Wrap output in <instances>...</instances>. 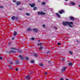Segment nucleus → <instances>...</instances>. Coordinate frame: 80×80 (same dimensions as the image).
Instances as JSON below:
<instances>
[{"label":"nucleus","instance_id":"nucleus-1","mask_svg":"<svg viewBox=\"0 0 80 80\" xmlns=\"http://www.w3.org/2000/svg\"><path fill=\"white\" fill-rule=\"evenodd\" d=\"M62 24L63 25H64V26L69 25V27L71 28H72V27H73V26L71 25H73V22H62Z\"/></svg>","mask_w":80,"mask_h":80},{"label":"nucleus","instance_id":"nucleus-2","mask_svg":"<svg viewBox=\"0 0 80 80\" xmlns=\"http://www.w3.org/2000/svg\"><path fill=\"white\" fill-rule=\"evenodd\" d=\"M10 49L11 50L10 51V53H16L17 52V51H15L16 49L15 48H11Z\"/></svg>","mask_w":80,"mask_h":80},{"label":"nucleus","instance_id":"nucleus-3","mask_svg":"<svg viewBox=\"0 0 80 80\" xmlns=\"http://www.w3.org/2000/svg\"><path fill=\"white\" fill-rule=\"evenodd\" d=\"M24 78V79H27V80H29V79L30 78V76H27L26 77Z\"/></svg>","mask_w":80,"mask_h":80},{"label":"nucleus","instance_id":"nucleus-4","mask_svg":"<svg viewBox=\"0 0 80 80\" xmlns=\"http://www.w3.org/2000/svg\"><path fill=\"white\" fill-rule=\"evenodd\" d=\"M29 5L31 6V7H35L36 5V4H35L33 3V4H29Z\"/></svg>","mask_w":80,"mask_h":80},{"label":"nucleus","instance_id":"nucleus-5","mask_svg":"<svg viewBox=\"0 0 80 80\" xmlns=\"http://www.w3.org/2000/svg\"><path fill=\"white\" fill-rule=\"evenodd\" d=\"M59 13L60 14H62V13H65V12H64V10H61L59 12Z\"/></svg>","mask_w":80,"mask_h":80},{"label":"nucleus","instance_id":"nucleus-6","mask_svg":"<svg viewBox=\"0 0 80 80\" xmlns=\"http://www.w3.org/2000/svg\"><path fill=\"white\" fill-rule=\"evenodd\" d=\"M18 18V17H15V16H13L12 17L11 19L12 20H15V19H17V18Z\"/></svg>","mask_w":80,"mask_h":80},{"label":"nucleus","instance_id":"nucleus-7","mask_svg":"<svg viewBox=\"0 0 80 80\" xmlns=\"http://www.w3.org/2000/svg\"><path fill=\"white\" fill-rule=\"evenodd\" d=\"M70 3L71 5H72V6H74L75 5V2L72 1H71L70 2Z\"/></svg>","mask_w":80,"mask_h":80},{"label":"nucleus","instance_id":"nucleus-8","mask_svg":"<svg viewBox=\"0 0 80 80\" xmlns=\"http://www.w3.org/2000/svg\"><path fill=\"white\" fill-rule=\"evenodd\" d=\"M19 57L21 59V60H23V59H24V58L21 55H19Z\"/></svg>","mask_w":80,"mask_h":80},{"label":"nucleus","instance_id":"nucleus-9","mask_svg":"<svg viewBox=\"0 0 80 80\" xmlns=\"http://www.w3.org/2000/svg\"><path fill=\"white\" fill-rule=\"evenodd\" d=\"M66 70V67H64L63 68H62V72H64Z\"/></svg>","mask_w":80,"mask_h":80},{"label":"nucleus","instance_id":"nucleus-10","mask_svg":"<svg viewBox=\"0 0 80 80\" xmlns=\"http://www.w3.org/2000/svg\"><path fill=\"white\" fill-rule=\"evenodd\" d=\"M33 31L34 32H38V30L37 29L34 28L33 29Z\"/></svg>","mask_w":80,"mask_h":80},{"label":"nucleus","instance_id":"nucleus-11","mask_svg":"<svg viewBox=\"0 0 80 80\" xmlns=\"http://www.w3.org/2000/svg\"><path fill=\"white\" fill-rule=\"evenodd\" d=\"M21 4V2H18L16 3V5H20V4Z\"/></svg>","mask_w":80,"mask_h":80},{"label":"nucleus","instance_id":"nucleus-12","mask_svg":"<svg viewBox=\"0 0 80 80\" xmlns=\"http://www.w3.org/2000/svg\"><path fill=\"white\" fill-rule=\"evenodd\" d=\"M68 65L69 66H70L71 67H72V65H73V63L72 62H70L68 63Z\"/></svg>","mask_w":80,"mask_h":80},{"label":"nucleus","instance_id":"nucleus-13","mask_svg":"<svg viewBox=\"0 0 80 80\" xmlns=\"http://www.w3.org/2000/svg\"><path fill=\"white\" fill-rule=\"evenodd\" d=\"M70 20H74V18L73 17H70Z\"/></svg>","mask_w":80,"mask_h":80},{"label":"nucleus","instance_id":"nucleus-14","mask_svg":"<svg viewBox=\"0 0 80 80\" xmlns=\"http://www.w3.org/2000/svg\"><path fill=\"white\" fill-rule=\"evenodd\" d=\"M17 32L16 31L14 32V34H13L14 36H16V35H17Z\"/></svg>","mask_w":80,"mask_h":80},{"label":"nucleus","instance_id":"nucleus-15","mask_svg":"<svg viewBox=\"0 0 80 80\" xmlns=\"http://www.w3.org/2000/svg\"><path fill=\"white\" fill-rule=\"evenodd\" d=\"M56 15H57L58 17V18L60 17V15L58 13H56Z\"/></svg>","mask_w":80,"mask_h":80},{"label":"nucleus","instance_id":"nucleus-16","mask_svg":"<svg viewBox=\"0 0 80 80\" xmlns=\"http://www.w3.org/2000/svg\"><path fill=\"white\" fill-rule=\"evenodd\" d=\"M38 15H42V11L40 12H38Z\"/></svg>","mask_w":80,"mask_h":80},{"label":"nucleus","instance_id":"nucleus-17","mask_svg":"<svg viewBox=\"0 0 80 80\" xmlns=\"http://www.w3.org/2000/svg\"><path fill=\"white\" fill-rule=\"evenodd\" d=\"M33 54L35 57H37V56H38V55H37V53H34Z\"/></svg>","mask_w":80,"mask_h":80},{"label":"nucleus","instance_id":"nucleus-18","mask_svg":"<svg viewBox=\"0 0 80 80\" xmlns=\"http://www.w3.org/2000/svg\"><path fill=\"white\" fill-rule=\"evenodd\" d=\"M34 10H37V7H34L33 8Z\"/></svg>","mask_w":80,"mask_h":80},{"label":"nucleus","instance_id":"nucleus-19","mask_svg":"<svg viewBox=\"0 0 80 80\" xmlns=\"http://www.w3.org/2000/svg\"><path fill=\"white\" fill-rule=\"evenodd\" d=\"M18 51L19 53H21V52H22V50H20V49H19V50H18Z\"/></svg>","mask_w":80,"mask_h":80},{"label":"nucleus","instance_id":"nucleus-20","mask_svg":"<svg viewBox=\"0 0 80 80\" xmlns=\"http://www.w3.org/2000/svg\"><path fill=\"white\" fill-rule=\"evenodd\" d=\"M41 15H45V13L44 12H43L41 11Z\"/></svg>","mask_w":80,"mask_h":80},{"label":"nucleus","instance_id":"nucleus-21","mask_svg":"<svg viewBox=\"0 0 80 80\" xmlns=\"http://www.w3.org/2000/svg\"><path fill=\"white\" fill-rule=\"evenodd\" d=\"M39 66H41V67H43V64L42 63H40L39 64Z\"/></svg>","mask_w":80,"mask_h":80},{"label":"nucleus","instance_id":"nucleus-22","mask_svg":"<svg viewBox=\"0 0 80 80\" xmlns=\"http://www.w3.org/2000/svg\"><path fill=\"white\" fill-rule=\"evenodd\" d=\"M37 45H39V46H41V45H42V43H38V44Z\"/></svg>","mask_w":80,"mask_h":80},{"label":"nucleus","instance_id":"nucleus-23","mask_svg":"<svg viewBox=\"0 0 80 80\" xmlns=\"http://www.w3.org/2000/svg\"><path fill=\"white\" fill-rule=\"evenodd\" d=\"M19 63V60H18L16 61V64H18Z\"/></svg>","mask_w":80,"mask_h":80},{"label":"nucleus","instance_id":"nucleus-24","mask_svg":"<svg viewBox=\"0 0 80 80\" xmlns=\"http://www.w3.org/2000/svg\"><path fill=\"white\" fill-rule=\"evenodd\" d=\"M69 53L70 55H72L73 53L72 51H69Z\"/></svg>","mask_w":80,"mask_h":80},{"label":"nucleus","instance_id":"nucleus-25","mask_svg":"<svg viewBox=\"0 0 80 80\" xmlns=\"http://www.w3.org/2000/svg\"><path fill=\"white\" fill-rule=\"evenodd\" d=\"M32 29L31 28H28L27 29L28 31H31Z\"/></svg>","mask_w":80,"mask_h":80},{"label":"nucleus","instance_id":"nucleus-26","mask_svg":"<svg viewBox=\"0 0 80 80\" xmlns=\"http://www.w3.org/2000/svg\"><path fill=\"white\" fill-rule=\"evenodd\" d=\"M26 15H27V16H30V14H29V13H26Z\"/></svg>","mask_w":80,"mask_h":80},{"label":"nucleus","instance_id":"nucleus-27","mask_svg":"<svg viewBox=\"0 0 80 80\" xmlns=\"http://www.w3.org/2000/svg\"><path fill=\"white\" fill-rule=\"evenodd\" d=\"M43 48L42 47H41L39 48V50H42V49H43Z\"/></svg>","mask_w":80,"mask_h":80},{"label":"nucleus","instance_id":"nucleus-28","mask_svg":"<svg viewBox=\"0 0 80 80\" xmlns=\"http://www.w3.org/2000/svg\"><path fill=\"white\" fill-rule=\"evenodd\" d=\"M42 5H45V2H42Z\"/></svg>","mask_w":80,"mask_h":80},{"label":"nucleus","instance_id":"nucleus-29","mask_svg":"<svg viewBox=\"0 0 80 80\" xmlns=\"http://www.w3.org/2000/svg\"><path fill=\"white\" fill-rule=\"evenodd\" d=\"M25 58V59H26L27 60H28L29 59V58H28V57H26Z\"/></svg>","mask_w":80,"mask_h":80},{"label":"nucleus","instance_id":"nucleus-30","mask_svg":"<svg viewBox=\"0 0 80 80\" xmlns=\"http://www.w3.org/2000/svg\"><path fill=\"white\" fill-rule=\"evenodd\" d=\"M31 63H34V61H31Z\"/></svg>","mask_w":80,"mask_h":80},{"label":"nucleus","instance_id":"nucleus-31","mask_svg":"<svg viewBox=\"0 0 80 80\" xmlns=\"http://www.w3.org/2000/svg\"><path fill=\"white\" fill-rule=\"evenodd\" d=\"M13 2L14 3H15V2H17V1H16L15 0H13Z\"/></svg>","mask_w":80,"mask_h":80},{"label":"nucleus","instance_id":"nucleus-32","mask_svg":"<svg viewBox=\"0 0 80 80\" xmlns=\"http://www.w3.org/2000/svg\"><path fill=\"white\" fill-rule=\"evenodd\" d=\"M3 8V7L2 6H0V8Z\"/></svg>","mask_w":80,"mask_h":80},{"label":"nucleus","instance_id":"nucleus-33","mask_svg":"<svg viewBox=\"0 0 80 80\" xmlns=\"http://www.w3.org/2000/svg\"><path fill=\"white\" fill-rule=\"evenodd\" d=\"M31 39H32V40H34V38H31Z\"/></svg>","mask_w":80,"mask_h":80},{"label":"nucleus","instance_id":"nucleus-34","mask_svg":"<svg viewBox=\"0 0 80 80\" xmlns=\"http://www.w3.org/2000/svg\"><path fill=\"white\" fill-rule=\"evenodd\" d=\"M45 75H47V72H45Z\"/></svg>","mask_w":80,"mask_h":80},{"label":"nucleus","instance_id":"nucleus-35","mask_svg":"<svg viewBox=\"0 0 80 80\" xmlns=\"http://www.w3.org/2000/svg\"><path fill=\"white\" fill-rule=\"evenodd\" d=\"M14 39H15V38H14V37L12 38V40H13Z\"/></svg>","mask_w":80,"mask_h":80},{"label":"nucleus","instance_id":"nucleus-36","mask_svg":"<svg viewBox=\"0 0 80 80\" xmlns=\"http://www.w3.org/2000/svg\"><path fill=\"white\" fill-rule=\"evenodd\" d=\"M42 26H43V27H45V25H43Z\"/></svg>","mask_w":80,"mask_h":80},{"label":"nucleus","instance_id":"nucleus-37","mask_svg":"<svg viewBox=\"0 0 80 80\" xmlns=\"http://www.w3.org/2000/svg\"><path fill=\"white\" fill-rule=\"evenodd\" d=\"M8 45H11V42H9L8 43Z\"/></svg>","mask_w":80,"mask_h":80},{"label":"nucleus","instance_id":"nucleus-38","mask_svg":"<svg viewBox=\"0 0 80 80\" xmlns=\"http://www.w3.org/2000/svg\"><path fill=\"white\" fill-rule=\"evenodd\" d=\"M0 60H2V57H1L0 56Z\"/></svg>","mask_w":80,"mask_h":80},{"label":"nucleus","instance_id":"nucleus-39","mask_svg":"<svg viewBox=\"0 0 80 80\" xmlns=\"http://www.w3.org/2000/svg\"><path fill=\"white\" fill-rule=\"evenodd\" d=\"M10 64H12V63H13V62H10Z\"/></svg>","mask_w":80,"mask_h":80},{"label":"nucleus","instance_id":"nucleus-40","mask_svg":"<svg viewBox=\"0 0 80 80\" xmlns=\"http://www.w3.org/2000/svg\"><path fill=\"white\" fill-rule=\"evenodd\" d=\"M62 61H65V59L63 58L62 59Z\"/></svg>","mask_w":80,"mask_h":80},{"label":"nucleus","instance_id":"nucleus-41","mask_svg":"<svg viewBox=\"0 0 80 80\" xmlns=\"http://www.w3.org/2000/svg\"><path fill=\"white\" fill-rule=\"evenodd\" d=\"M58 45H60V43H58Z\"/></svg>","mask_w":80,"mask_h":80},{"label":"nucleus","instance_id":"nucleus-42","mask_svg":"<svg viewBox=\"0 0 80 80\" xmlns=\"http://www.w3.org/2000/svg\"><path fill=\"white\" fill-rule=\"evenodd\" d=\"M15 70H16V71H18V68L16 69Z\"/></svg>","mask_w":80,"mask_h":80},{"label":"nucleus","instance_id":"nucleus-43","mask_svg":"<svg viewBox=\"0 0 80 80\" xmlns=\"http://www.w3.org/2000/svg\"><path fill=\"white\" fill-rule=\"evenodd\" d=\"M60 80H63V78H62Z\"/></svg>","mask_w":80,"mask_h":80},{"label":"nucleus","instance_id":"nucleus-44","mask_svg":"<svg viewBox=\"0 0 80 80\" xmlns=\"http://www.w3.org/2000/svg\"><path fill=\"white\" fill-rule=\"evenodd\" d=\"M55 29H57V28L54 27V28Z\"/></svg>","mask_w":80,"mask_h":80},{"label":"nucleus","instance_id":"nucleus-45","mask_svg":"<svg viewBox=\"0 0 80 80\" xmlns=\"http://www.w3.org/2000/svg\"><path fill=\"white\" fill-rule=\"evenodd\" d=\"M38 42H40V40H38Z\"/></svg>","mask_w":80,"mask_h":80},{"label":"nucleus","instance_id":"nucleus-46","mask_svg":"<svg viewBox=\"0 0 80 80\" xmlns=\"http://www.w3.org/2000/svg\"><path fill=\"white\" fill-rule=\"evenodd\" d=\"M48 53H50V52H47V53L48 54Z\"/></svg>","mask_w":80,"mask_h":80},{"label":"nucleus","instance_id":"nucleus-47","mask_svg":"<svg viewBox=\"0 0 80 80\" xmlns=\"http://www.w3.org/2000/svg\"><path fill=\"white\" fill-rule=\"evenodd\" d=\"M79 7L80 8V5H79Z\"/></svg>","mask_w":80,"mask_h":80},{"label":"nucleus","instance_id":"nucleus-48","mask_svg":"<svg viewBox=\"0 0 80 80\" xmlns=\"http://www.w3.org/2000/svg\"><path fill=\"white\" fill-rule=\"evenodd\" d=\"M65 1H68V0H65Z\"/></svg>","mask_w":80,"mask_h":80},{"label":"nucleus","instance_id":"nucleus-49","mask_svg":"<svg viewBox=\"0 0 80 80\" xmlns=\"http://www.w3.org/2000/svg\"><path fill=\"white\" fill-rule=\"evenodd\" d=\"M20 10H22V9H19Z\"/></svg>","mask_w":80,"mask_h":80},{"label":"nucleus","instance_id":"nucleus-50","mask_svg":"<svg viewBox=\"0 0 80 80\" xmlns=\"http://www.w3.org/2000/svg\"><path fill=\"white\" fill-rule=\"evenodd\" d=\"M39 1H38V2H39Z\"/></svg>","mask_w":80,"mask_h":80},{"label":"nucleus","instance_id":"nucleus-51","mask_svg":"<svg viewBox=\"0 0 80 80\" xmlns=\"http://www.w3.org/2000/svg\"><path fill=\"white\" fill-rule=\"evenodd\" d=\"M66 80H68V79H66Z\"/></svg>","mask_w":80,"mask_h":80},{"label":"nucleus","instance_id":"nucleus-52","mask_svg":"<svg viewBox=\"0 0 80 80\" xmlns=\"http://www.w3.org/2000/svg\"><path fill=\"white\" fill-rule=\"evenodd\" d=\"M8 62H9V61H8Z\"/></svg>","mask_w":80,"mask_h":80},{"label":"nucleus","instance_id":"nucleus-53","mask_svg":"<svg viewBox=\"0 0 80 80\" xmlns=\"http://www.w3.org/2000/svg\"><path fill=\"white\" fill-rule=\"evenodd\" d=\"M49 63H50V61H49Z\"/></svg>","mask_w":80,"mask_h":80}]
</instances>
